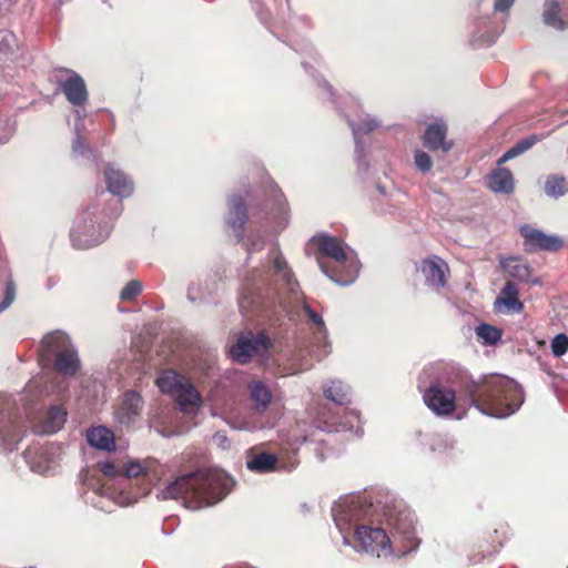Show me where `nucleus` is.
Instances as JSON below:
<instances>
[{"mask_svg": "<svg viewBox=\"0 0 568 568\" xmlns=\"http://www.w3.org/2000/svg\"><path fill=\"white\" fill-rule=\"evenodd\" d=\"M460 384L473 405L489 416H509L524 402L520 386L513 379L504 376H490L480 382L462 378Z\"/></svg>", "mask_w": 568, "mask_h": 568, "instance_id": "f257e3e1", "label": "nucleus"}, {"mask_svg": "<svg viewBox=\"0 0 568 568\" xmlns=\"http://www.w3.org/2000/svg\"><path fill=\"white\" fill-rule=\"evenodd\" d=\"M217 493L212 476L195 471L179 476L160 493L162 499H181L190 509H199L216 500Z\"/></svg>", "mask_w": 568, "mask_h": 568, "instance_id": "f03ea898", "label": "nucleus"}, {"mask_svg": "<svg viewBox=\"0 0 568 568\" xmlns=\"http://www.w3.org/2000/svg\"><path fill=\"white\" fill-rule=\"evenodd\" d=\"M354 540L363 551L377 558L393 554L390 538L383 528L359 525L355 529Z\"/></svg>", "mask_w": 568, "mask_h": 568, "instance_id": "7ed1b4c3", "label": "nucleus"}, {"mask_svg": "<svg viewBox=\"0 0 568 568\" xmlns=\"http://www.w3.org/2000/svg\"><path fill=\"white\" fill-rule=\"evenodd\" d=\"M54 72L55 83L67 101L75 106L84 105L88 102L89 92L83 78L68 68H58Z\"/></svg>", "mask_w": 568, "mask_h": 568, "instance_id": "20e7f679", "label": "nucleus"}, {"mask_svg": "<svg viewBox=\"0 0 568 568\" xmlns=\"http://www.w3.org/2000/svg\"><path fill=\"white\" fill-rule=\"evenodd\" d=\"M271 346V341L265 332L253 334L252 332L242 333L237 341L231 346L230 355L239 364H247L260 351H266Z\"/></svg>", "mask_w": 568, "mask_h": 568, "instance_id": "39448f33", "label": "nucleus"}, {"mask_svg": "<svg viewBox=\"0 0 568 568\" xmlns=\"http://www.w3.org/2000/svg\"><path fill=\"white\" fill-rule=\"evenodd\" d=\"M426 406L437 416H449L456 410V392L439 383H433L424 392Z\"/></svg>", "mask_w": 568, "mask_h": 568, "instance_id": "423d86ee", "label": "nucleus"}, {"mask_svg": "<svg viewBox=\"0 0 568 568\" xmlns=\"http://www.w3.org/2000/svg\"><path fill=\"white\" fill-rule=\"evenodd\" d=\"M524 237V247L528 253L536 251L556 252L564 245L562 241L554 235H547L544 232L532 229L529 225H523L519 230Z\"/></svg>", "mask_w": 568, "mask_h": 568, "instance_id": "0eeeda50", "label": "nucleus"}, {"mask_svg": "<svg viewBox=\"0 0 568 568\" xmlns=\"http://www.w3.org/2000/svg\"><path fill=\"white\" fill-rule=\"evenodd\" d=\"M425 276L426 283L435 288L446 285L447 263L438 256L424 258L417 267Z\"/></svg>", "mask_w": 568, "mask_h": 568, "instance_id": "6e6552de", "label": "nucleus"}, {"mask_svg": "<svg viewBox=\"0 0 568 568\" xmlns=\"http://www.w3.org/2000/svg\"><path fill=\"white\" fill-rule=\"evenodd\" d=\"M498 313H521L524 303L519 300V288L513 281H507L494 302Z\"/></svg>", "mask_w": 568, "mask_h": 568, "instance_id": "1a4fd4ad", "label": "nucleus"}, {"mask_svg": "<svg viewBox=\"0 0 568 568\" xmlns=\"http://www.w3.org/2000/svg\"><path fill=\"white\" fill-rule=\"evenodd\" d=\"M226 223L236 232L239 241L243 239L244 225L247 222V207L245 200L241 195H232L227 200Z\"/></svg>", "mask_w": 568, "mask_h": 568, "instance_id": "9d476101", "label": "nucleus"}, {"mask_svg": "<svg viewBox=\"0 0 568 568\" xmlns=\"http://www.w3.org/2000/svg\"><path fill=\"white\" fill-rule=\"evenodd\" d=\"M142 406L143 399L139 393L134 390L126 392L115 413L116 420L123 425L132 424L140 416Z\"/></svg>", "mask_w": 568, "mask_h": 568, "instance_id": "9b49d317", "label": "nucleus"}, {"mask_svg": "<svg viewBox=\"0 0 568 568\" xmlns=\"http://www.w3.org/2000/svg\"><path fill=\"white\" fill-rule=\"evenodd\" d=\"M446 135L447 125L442 121L434 122L429 124L425 131L423 138L424 145L433 152L438 150L448 152L453 149L454 143L453 141H447Z\"/></svg>", "mask_w": 568, "mask_h": 568, "instance_id": "f8f14e48", "label": "nucleus"}, {"mask_svg": "<svg viewBox=\"0 0 568 568\" xmlns=\"http://www.w3.org/2000/svg\"><path fill=\"white\" fill-rule=\"evenodd\" d=\"M104 180L110 193L118 196H129L133 192V183L129 176L120 170L108 166L104 170Z\"/></svg>", "mask_w": 568, "mask_h": 568, "instance_id": "ddd939ff", "label": "nucleus"}, {"mask_svg": "<svg viewBox=\"0 0 568 568\" xmlns=\"http://www.w3.org/2000/svg\"><path fill=\"white\" fill-rule=\"evenodd\" d=\"M312 242L316 244L317 253L320 255L331 257L336 262H344L346 260L345 248L337 237L321 234L314 236Z\"/></svg>", "mask_w": 568, "mask_h": 568, "instance_id": "4468645a", "label": "nucleus"}, {"mask_svg": "<svg viewBox=\"0 0 568 568\" xmlns=\"http://www.w3.org/2000/svg\"><path fill=\"white\" fill-rule=\"evenodd\" d=\"M568 8V0H546L542 13L544 22L557 30H564L568 22L564 20L567 17L564 10Z\"/></svg>", "mask_w": 568, "mask_h": 568, "instance_id": "2eb2a0df", "label": "nucleus"}, {"mask_svg": "<svg viewBox=\"0 0 568 568\" xmlns=\"http://www.w3.org/2000/svg\"><path fill=\"white\" fill-rule=\"evenodd\" d=\"M172 398L184 413L190 412L192 408H197L203 404L201 394L196 390L190 378Z\"/></svg>", "mask_w": 568, "mask_h": 568, "instance_id": "dca6fc26", "label": "nucleus"}, {"mask_svg": "<svg viewBox=\"0 0 568 568\" xmlns=\"http://www.w3.org/2000/svg\"><path fill=\"white\" fill-rule=\"evenodd\" d=\"M486 185L493 192L509 194L514 191L513 174L508 169L497 168L487 175Z\"/></svg>", "mask_w": 568, "mask_h": 568, "instance_id": "f3484780", "label": "nucleus"}, {"mask_svg": "<svg viewBox=\"0 0 568 568\" xmlns=\"http://www.w3.org/2000/svg\"><path fill=\"white\" fill-rule=\"evenodd\" d=\"M87 440L90 446L104 450V452H113L115 450V439L114 434L111 429L105 426H97L92 427L87 432Z\"/></svg>", "mask_w": 568, "mask_h": 568, "instance_id": "a211bd4d", "label": "nucleus"}, {"mask_svg": "<svg viewBox=\"0 0 568 568\" xmlns=\"http://www.w3.org/2000/svg\"><path fill=\"white\" fill-rule=\"evenodd\" d=\"M122 471L128 478L146 476L150 480H160V475L162 474L161 465L154 460H145L144 463L130 462Z\"/></svg>", "mask_w": 568, "mask_h": 568, "instance_id": "6ab92c4d", "label": "nucleus"}, {"mask_svg": "<svg viewBox=\"0 0 568 568\" xmlns=\"http://www.w3.org/2000/svg\"><path fill=\"white\" fill-rule=\"evenodd\" d=\"M187 379L189 378L186 376L178 373L174 369H164L155 379V384L162 393L173 397L174 394L182 388Z\"/></svg>", "mask_w": 568, "mask_h": 568, "instance_id": "aec40b11", "label": "nucleus"}, {"mask_svg": "<svg viewBox=\"0 0 568 568\" xmlns=\"http://www.w3.org/2000/svg\"><path fill=\"white\" fill-rule=\"evenodd\" d=\"M499 265L509 277L519 282H528L531 276L530 266L519 257H501Z\"/></svg>", "mask_w": 568, "mask_h": 568, "instance_id": "412c9836", "label": "nucleus"}, {"mask_svg": "<svg viewBox=\"0 0 568 568\" xmlns=\"http://www.w3.org/2000/svg\"><path fill=\"white\" fill-rule=\"evenodd\" d=\"M271 303L265 298L256 288L245 287L241 300L240 308L244 313H258L265 308H268Z\"/></svg>", "mask_w": 568, "mask_h": 568, "instance_id": "4be33fe9", "label": "nucleus"}, {"mask_svg": "<svg viewBox=\"0 0 568 568\" xmlns=\"http://www.w3.org/2000/svg\"><path fill=\"white\" fill-rule=\"evenodd\" d=\"M79 358L75 349L71 346L64 352H61L54 362V368L58 373L64 376H73L79 369Z\"/></svg>", "mask_w": 568, "mask_h": 568, "instance_id": "5701e85b", "label": "nucleus"}, {"mask_svg": "<svg viewBox=\"0 0 568 568\" xmlns=\"http://www.w3.org/2000/svg\"><path fill=\"white\" fill-rule=\"evenodd\" d=\"M246 466L255 473H271L278 468V459L274 454L261 452L247 459Z\"/></svg>", "mask_w": 568, "mask_h": 568, "instance_id": "b1692460", "label": "nucleus"}, {"mask_svg": "<svg viewBox=\"0 0 568 568\" xmlns=\"http://www.w3.org/2000/svg\"><path fill=\"white\" fill-rule=\"evenodd\" d=\"M43 354L47 356L55 355L71 347L69 338L61 332H53L44 336L41 343Z\"/></svg>", "mask_w": 568, "mask_h": 568, "instance_id": "393cba45", "label": "nucleus"}, {"mask_svg": "<svg viewBox=\"0 0 568 568\" xmlns=\"http://www.w3.org/2000/svg\"><path fill=\"white\" fill-rule=\"evenodd\" d=\"M67 412L61 406H51L43 419L42 429L47 434L57 433L65 423Z\"/></svg>", "mask_w": 568, "mask_h": 568, "instance_id": "a878e982", "label": "nucleus"}, {"mask_svg": "<svg viewBox=\"0 0 568 568\" xmlns=\"http://www.w3.org/2000/svg\"><path fill=\"white\" fill-rule=\"evenodd\" d=\"M538 141L537 135H530L519 140L513 148L505 152L497 161L498 166L503 165L507 161L515 159L528 151Z\"/></svg>", "mask_w": 568, "mask_h": 568, "instance_id": "bb28decb", "label": "nucleus"}, {"mask_svg": "<svg viewBox=\"0 0 568 568\" xmlns=\"http://www.w3.org/2000/svg\"><path fill=\"white\" fill-rule=\"evenodd\" d=\"M476 334L477 336L483 339V343L486 345H495L497 344L501 338V331L490 324H480L476 327Z\"/></svg>", "mask_w": 568, "mask_h": 568, "instance_id": "cd10ccee", "label": "nucleus"}, {"mask_svg": "<svg viewBox=\"0 0 568 568\" xmlns=\"http://www.w3.org/2000/svg\"><path fill=\"white\" fill-rule=\"evenodd\" d=\"M568 191L566 179L558 175H549L545 183V192L549 196L559 197Z\"/></svg>", "mask_w": 568, "mask_h": 568, "instance_id": "c85d7f7f", "label": "nucleus"}, {"mask_svg": "<svg viewBox=\"0 0 568 568\" xmlns=\"http://www.w3.org/2000/svg\"><path fill=\"white\" fill-rule=\"evenodd\" d=\"M274 272L280 276L287 286H292L294 282V274L287 265L286 260L282 253L277 252L274 256Z\"/></svg>", "mask_w": 568, "mask_h": 568, "instance_id": "c756f323", "label": "nucleus"}, {"mask_svg": "<svg viewBox=\"0 0 568 568\" xmlns=\"http://www.w3.org/2000/svg\"><path fill=\"white\" fill-rule=\"evenodd\" d=\"M251 397L260 408L265 409L271 402V393L268 388L261 382H255L251 386Z\"/></svg>", "mask_w": 568, "mask_h": 568, "instance_id": "7c9ffc66", "label": "nucleus"}, {"mask_svg": "<svg viewBox=\"0 0 568 568\" xmlns=\"http://www.w3.org/2000/svg\"><path fill=\"white\" fill-rule=\"evenodd\" d=\"M324 395L327 399L338 405H345L349 402L347 392L341 383H332L331 386L324 389Z\"/></svg>", "mask_w": 568, "mask_h": 568, "instance_id": "2f4dec72", "label": "nucleus"}, {"mask_svg": "<svg viewBox=\"0 0 568 568\" xmlns=\"http://www.w3.org/2000/svg\"><path fill=\"white\" fill-rule=\"evenodd\" d=\"M142 292V284L136 280L130 281L121 291V301L129 302L134 301Z\"/></svg>", "mask_w": 568, "mask_h": 568, "instance_id": "473e14b6", "label": "nucleus"}, {"mask_svg": "<svg viewBox=\"0 0 568 568\" xmlns=\"http://www.w3.org/2000/svg\"><path fill=\"white\" fill-rule=\"evenodd\" d=\"M551 352L556 357H560L568 351V336L558 334L551 341Z\"/></svg>", "mask_w": 568, "mask_h": 568, "instance_id": "72a5a7b5", "label": "nucleus"}, {"mask_svg": "<svg viewBox=\"0 0 568 568\" xmlns=\"http://www.w3.org/2000/svg\"><path fill=\"white\" fill-rule=\"evenodd\" d=\"M16 298V285L12 281L7 282L4 287L3 300L0 303V313L7 310Z\"/></svg>", "mask_w": 568, "mask_h": 568, "instance_id": "f704fd0d", "label": "nucleus"}, {"mask_svg": "<svg viewBox=\"0 0 568 568\" xmlns=\"http://www.w3.org/2000/svg\"><path fill=\"white\" fill-rule=\"evenodd\" d=\"M415 164L419 171L426 173L430 171L433 166L432 158L424 151H416L415 153Z\"/></svg>", "mask_w": 568, "mask_h": 568, "instance_id": "c9c22d12", "label": "nucleus"}, {"mask_svg": "<svg viewBox=\"0 0 568 568\" xmlns=\"http://www.w3.org/2000/svg\"><path fill=\"white\" fill-rule=\"evenodd\" d=\"M303 310L310 321L318 328V331H323L325 328V323L322 316L317 314L310 305L305 304Z\"/></svg>", "mask_w": 568, "mask_h": 568, "instance_id": "e433bc0d", "label": "nucleus"}, {"mask_svg": "<svg viewBox=\"0 0 568 568\" xmlns=\"http://www.w3.org/2000/svg\"><path fill=\"white\" fill-rule=\"evenodd\" d=\"M101 471L103 475L109 477H115L121 474H123L122 469H120L115 464L113 463H103L101 464Z\"/></svg>", "mask_w": 568, "mask_h": 568, "instance_id": "4c0bfd02", "label": "nucleus"}, {"mask_svg": "<svg viewBox=\"0 0 568 568\" xmlns=\"http://www.w3.org/2000/svg\"><path fill=\"white\" fill-rule=\"evenodd\" d=\"M377 122L375 120H365L361 124H358L357 130L363 133H368L377 128Z\"/></svg>", "mask_w": 568, "mask_h": 568, "instance_id": "58836bf2", "label": "nucleus"}, {"mask_svg": "<svg viewBox=\"0 0 568 568\" xmlns=\"http://www.w3.org/2000/svg\"><path fill=\"white\" fill-rule=\"evenodd\" d=\"M514 2L515 0H495L494 9L495 11L505 12L510 9Z\"/></svg>", "mask_w": 568, "mask_h": 568, "instance_id": "ea45409f", "label": "nucleus"}, {"mask_svg": "<svg viewBox=\"0 0 568 568\" xmlns=\"http://www.w3.org/2000/svg\"><path fill=\"white\" fill-rule=\"evenodd\" d=\"M395 529L400 530L403 532H407L412 527V521L405 517L403 523H392Z\"/></svg>", "mask_w": 568, "mask_h": 568, "instance_id": "a19ab883", "label": "nucleus"}, {"mask_svg": "<svg viewBox=\"0 0 568 568\" xmlns=\"http://www.w3.org/2000/svg\"><path fill=\"white\" fill-rule=\"evenodd\" d=\"M498 550V546L494 545V546H490L488 547L487 549H483V556H491L494 555L495 552H497Z\"/></svg>", "mask_w": 568, "mask_h": 568, "instance_id": "79ce46f5", "label": "nucleus"}, {"mask_svg": "<svg viewBox=\"0 0 568 568\" xmlns=\"http://www.w3.org/2000/svg\"><path fill=\"white\" fill-rule=\"evenodd\" d=\"M102 240H98V239H94V240H91V241H85V245L83 247H88V246H93V245H97L101 242Z\"/></svg>", "mask_w": 568, "mask_h": 568, "instance_id": "37998d69", "label": "nucleus"}, {"mask_svg": "<svg viewBox=\"0 0 568 568\" xmlns=\"http://www.w3.org/2000/svg\"><path fill=\"white\" fill-rule=\"evenodd\" d=\"M81 233H82V232H81V227H80V226H78L75 230H73V232H72V239H73V241H75V236H77V234H78V235H81Z\"/></svg>", "mask_w": 568, "mask_h": 568, "instance_id": "c03bdc74", "label": "nucleus"}]
</instances>
